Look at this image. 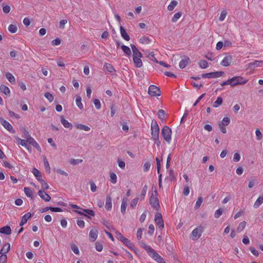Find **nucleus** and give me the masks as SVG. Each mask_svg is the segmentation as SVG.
I'll return each instance as SVG.
<instances>
[{"mask_svg":"<svg viewBox=\"0 0 263 263\" xmlns=\"http://www.w3.org/2000/svg\"><path fill=\"white\" fill-rule=\"evenodd\" d=\"M155 221L160 230L164 228L163 220L161 213H157L155 215Z\"/></svg>","mask_w":263,"mask_h":263,"instance_id":"nucleus-8","label":"nucleus"},{"mask_svg":"<svg viewBox=\"0 0 263 263\" xmlns=\"http://www.w3.org/2000/svg\"><path fill=\"white\" fill-rule=\"evenodd\" d=\"M98 234V231L95 229H92L90 230L89 234V237L92 241H95L97 238Z\"/></svg>","mask_w":263,"mask_h":263,"instance_id":"nucleus-13","label":"nucleus"},{"mask_svg":"<svg viewBox=\"0 0 263 263\" xmlns=\"http://www.w3.org/2000/svg\"><path fill=\"white\" fill-rule=\"evenodd\" d=\"M230 123V119L228 117H224L222 119L221 123L219 125H222V126H228Z\"/></svg>","mask_w":263,"mask_h":263,"instance_id":"nucleus-43","label":"nucleus"},{"mask_svg":"<svg viewBox=\"0 0 263 263\" xmlns=\"http://www.w3.org/2000/svg\"><path fill=\"white\" fill-rule=\"evenodd\" d=\"M116 237L117 239L121 241L122 242L126 238L121 233L118 231L116 232Z\"/></svg>","mask_w":263,"mask_h":263,"instance_id":"nucleus-50","label":"nucleus"},{"mask_svg":"<svg viewBox=\"0 0 263 263\" xmlns=\"http://www.w3.org/2000/svg\"><path fill=\"white\" fill-rule=\"evenodd\" d=\"M96 249L97 251L100 252L103 250V246L101 243L99 242H96Z\"/></svg>","mask_w":263,"mask_h":263,"instance_id":"nucleus-60","label":"nucleus"},{"mask_svg":"<svg viewBox=\"0 0 263 263\" xmlns=\"http://www.w3.org/2000/svg\"><path fill=\"white\" fill-rule=\"evenodd\" d=\"M45 97L48 100V101L50 102L53 101L54 99V97L52 94H51L49 92H47L44 95Z\"/></svg>","mask_w":263,"mask_h":263,"instance_id":"nucleus-49","label":"nucleus"},{"mask_svg":"<svg viewBox=\"0 0 263 263\" xmlns=\"http://www.w3.org/2000/svg\"><path fill=\"white\" fill-rule=\"evenodd\" d=\"M223 71H215L211 72L209 73H203L201 74V77L203 78H217L222 77L224 74Z\"/></svg>","mask_w":263,"mask_h":263,"instance_id":"nucleus-5","label":"nucleus"},{"mask_svg":"<svg viewBox=\"0 0 263 263\" xmlns=\"http://www.w3.org/2000/svg\"><path fill=\"white\" fill-rule=\"evenodd\" d=\"M61 122L65 127L72 129V125L71 123H69L67 120L64 119L63 117H61Z\"/></svg>","mask_w":263,"mask_h":263,"instance_id":"nucleus-28","label":"nucleus"},{"mask_svg":"<svg viewBox=\"0 0 263 263\" xmlns=\"http://www.w3.org/2000/svg\"><path fill=\"white\" fill-rule=\"evenodd\" d=\"M148 255L158 263H166L163 258L154 249L152 250V251L148 253Z\"/></svg>","mask_w":263,"mask_h":263,"instance_id":"nucleus-7","label":"nucleus"},{"mask_svg":"<svg viewBox=\"0 0 263 263\" xmlns=\"http://www.w3.org/2000/svg\"><path fill=\"white\" fill-rule=\"evenodd\" d=\"M94 104L95 105L96 108L97 109H100L101 108V103L100 100L98 99H96L93 101Z\"/></svg>","mask_w":263,"mask_h":263,"instance_id":"nucleus-59","label":"nucleus"},{"mask_svg":"<svg viewBox=\"0 0 263 263\" xmlns=\"http://www.w3.org/2000/svg\"><path fill=\"white\" fill-rule=\"evenodd\" d=\"M202 201H203V198H202V197H199L198 198V199H197V201H196V204H195V209L196 210H197V209H199V207L200 206V205H201V203H202Z\"/></svg>","mask_w":263,"mask_h":263,"instance_id":"nucleus-46","label":"nucleus"},{"mask_svg":"<svg viewBox=\"0 0 263 263\" xmlns=\"http://www.w3.org/2000/svg\"><path fill=\"white\" fill-rule=\"evenodd\" d=\"M141 57L139 56L133 57V61L136 67L140 68L142 66V62L141 60Z\"/></svg>","mask_w":263,"mask_h":263,"instance_id":"nucleus-17","label":"nucleus"},{"mask_svg":"<svg viewBox=\"0 0 263 263\" xmlns=\"http://www.w3.org/2000/svg\"><path fill=\"white\" fill-rule=\"evenodd\" d=\"M122 242L130 250L134 251L135 247L133 242L129 240L127 238H125Z\"/></svg>","mask_w":263,"mask_h":263,"instance_id":"nucleus-18","label":"nucleus"},{"mask_svg":"<svg viewBox=\"0 0 263 263\" xmlns=\"http://www.w3.org/2000/svg\"><path fill=\"white\" fill-rule=\"evenodd\" d=\"M26 195L28 197H32L33 195L32 191L29 187H25L24 189Z\"/></svg>","mask_w":263,"mask_h":263,"instance_id":"nucleus-39","label":"nucleus"},{"mask_svg":"<svg viewBox=\"0 0 263 263\" xmlns=\"http://www.w3.org/2000/svg\"><path fill=\"white\" fill-rule=\"evenodd\" d=\"M120 33H121V36L125 40L127 41H129L130 40V37L128 35V34H127V33L126 32L125 29L122 26H120Z\"/></svg>","mask_w":263,"mask_h":263,"instance_id":"nucleus-19","label":"nucleus"},{"mask_svg":"<svg viewBox=\"0 0 263 263\" xmlns=\"http://www.w3.org/2000/svg\"><path fill=\"white\" fill-rule=\"evenodd\" d=\"M121 48L126 55H130L131 54V50L128 46L122 45Z\"/></svg>","mask_w":263,"mask_h":263,"instance_id":"nucleus-37","label":"nucleus"},{"mask_svg":"<svg viewBox=\"0 0 263 263\" xmlns=\"http://www.w3.org/2000/svg\"><path fill=\"white\" fill-rule=\"evenodd\" d=\"M202 233V229L196 228L192 232L191 238L194 240H197L201 236Z\"/></svg>","mask_w":263,"mask_h":263,"instance_id":"nucleus-9","label":"nucleus"},{"mask_svg":"<svg viewBox=\"0 0 263 263\" xmlns=\"http://www.w3.org/2000/svg\"><path fill=\"white\" fill-rule=\"evenodd\" d=\"M16 140L17 141V144L18 145H21L25 147H27L28 142L27 140L22 139L18 137L16 138Z\"/></svg>","mask_w":263,"mask_h":263,"instance_id":"nucleus-29","label":"nucleus"},{"mask_svg":"<svg viewBox=\"0 0 263 263\" xmlns=\"http://www.w3.org/2000/svg\"><path fill=\"white\" fill-rule=\"evenodd\" d=\"M27 141L29 144H31L34 147L36 148L39 151H41V148L39 144L32 137H29V138L28 139V140H27Z\"/></svg>","mask_w":263,"mask_h":263,"instance_id":"nucleus-14","label":"nucleus"},{"mask_svg":"<svg viewBox=\"0 0 263 263\" xmlns=\"http://www.w3.org/2000/svg\"><path fill=\"white\" fill-rule=\"evenodd\" d=\"M177 2L176 1H172L170 5L167 7V9L169 11L173 10L174 8L177 6Z\"/></svg>","mask_w":263,"mask_h":263,"instance_id":"nucleus-41","label":"nucleus"},{"mask_svg":"<svg viewBox=\"0 0 263 263\" xmlns=\"http://www.w3.org/2000/svg\"><path fill=\"white\" fill-rule=\"evenodd\" d=\"M0 121L2 125L9 132L12 133H15V130L13 129L12 126L8 122L3 118L0 119Z\"/></svg>","mask_w":263,"mask_h":263,"instance_id":"nucleus-10","label":"nucleus"},{"mask_svg":"<svg viewBox=\"0 0 263 263\" xmlns=\"http://www.w3.org/2000/svg\"><path fill=\"white\" fill-rule=\"evenodd\" d=\"M40 182L42 186V189L43 190H47L49 188V185L43 179L41 180Z\"/></svg>","mask_w":263,"mask_h":263,"instance_id":"nucleus-54","label":"nucleus"},{"mask_svg":"<svg viewBox=\"0 0 263 263\" xmlns=\"http://www.w3.org/2000/svg\"><path fill=\"white\" fill-rule=\"evenodd\" d=\"M10 249V245L9 243H6L0 251V253L2 255H6L9 252Z\"/></svg>","mask_w":263,"mask_h":263,"instance_id":"nucleus-23","label":"nucleus"},{"mask_svg":"<svg viewBox=\"0 0 263 263\" xmlns=\"http://www.w3.org/2000/svg\"><path fill=\"white\" fill-rule=\"evenodd\" d=\"M128 199L127 198H123L122 201V204L121 206V212L124 214L125 213L126 206L127 205Z\"/></svg>","mask_w":263,"mask_h":263,"instance_id":"nucleus-21","label":"nucleus"},{"mask_svg":"<svg viewBox=\"0 0 263 263\" xmlns=\"http://www.w3.org/2000/svg\"><path fill=\"white\" fill-rule=\"evenodd\" d=\"M246 224L247 223L245 221L240 222L237 228V231L238 232H240L242 231L246 227Z\"/></svg>","mask_w":263,"mask_h":263,"instance_id":"nucleus-35","label":"nucleus"},{"mask_svg":"<svg viewBox=\"0 0 263 263\" xmlns=\"http://www.w3.org/2000/svg\"><path fill=\"white\" fill-rule=\"evenodd\" d=\"M157 196V190H155L150 197L149 203L153 208L158 211L160 209V206Z\"/></svg>","mask_w":263,"mask_h":263,"instance_id":"nucleus-2","label":"nucleus"},{"mask_svg":"<svg viewBox=\"0 0 263 263\" xmlns=\"http://www.w3.org/2000/svg\"><path fill=\"white\" fill-rule=\"evenodd\" d=\"M22 137L26 139V140H28V139L29 138V137H31L30 135L29 134L28 131L26 130V129H24L23 131V135Z\"/></svg>","mask_w":263,"mask_h":263,"instance_id":"nucleus-53","label":"nucleus"},{"mask_svg":"<svg viewBox=\"0 0 263 263\" xmlns=\"http://www.w3.org/2000/svg\"><path fill=\"white\" fill-rule=\"evenodd\" d=\"M110 182L113 183L115 184L117 182V175L114 173H110Z\"/></svg>","mask_w":263,"mask_h":263,"instance_id":"nucleus-45","label":"nucleus"},{"mask_svg":"<svg viewBox=\"0 0 263 263\" xmlns=\"http://www.w3.org/2000/svg\"><path fill=\"white\" fill-rule=\"evenodd\" d=\"M104 68L109 73H112L116 71V70L114 69V67L111 64L108 63H105L104 64Z\"/></svg>","mask_w":263,"mask_h":263,"instance_id":"nucleus-27","label":"nucleus"},{"mask_svg":"<svg viewBox=\"0 0 263 263\" xmlns=\"http://www.w3.org/2000/svg\"><path fill=\"white\" fill-rule=\"evenodd\" d=\"M3 12L5 13H8L10 10H11V8H10V7L8 5H5L4 6V5H3Z\"/></svg>","mask_w":263,"mask_h":263,"instance_id":"nucleus-64","label":"nucleus"},{"mask_svg":"<svg viewBox=\"0 0 263 263\" xmlns=\"http://www.w3.org/2000/svg\"><path fill=\"white\" fill-rule=\"evenodd\" d=\"M0 90L1 92L4 93L7 96H9L10 93V91L9 88L4 85H1L0 86Z\"/></svg>","mask_w":263,"mask_h":263,"instance_id":"nucleus-26","label":"nucleus"},{"mask_svg":"<svg viewBox=\"0 0 263 263\" xmlns=\"http://www.w3.org/2000/svg\"><path fill=\"white\" fill-rule=\"evenodd\" d=\"M6 78L11 83L14 84L15 83V79L14 77L10 72H7L6 74Z\"/></svg>","mask_w":263,"mask_h":263,"instance_id":"nucleus-30","label":"nucleus"},{"mask_svg":"<svg viewBox=\"0 0 263 263\" xmlns=\"http://www.w3.org/2000/svg\"><path fill=\"white\" fill-rule=\"evenodd\" d=\"M190 62V58L188 57H185L183 59H182L179 63V67L181 69H183Z\"/></svg>","mask_w":263,"mask_h":263,"instance_id":"nucleus-15","label":"nucleus"},{"mask_svg":"<svg viewBox=\"0 0 263 263\" xmlns=\"http://www.w3.org/2000/svg\"><path fill=\"white\" fill-rule=\"evenodd\" d=\"M105 208L107 211H110L112 208L111 198L110 196H107L106 198Z\"/></svg>","mask_w":263,"mask_h":263,"instance_id":"nucleus-20","label":"nucleus"},{"mask_svg":"<svg viewBox=\"0 0 263 263\" xmlns=\"http://www.w3.org/2000/svg\"><path fill=\"white\" fill-rule=\"evenodd\" d=\"M255 134L256 136V139L257 140H260L262 138V134H261L260 131L258 129H257L255 130Z\"/></svg>","mask_w":263,"mask_h":263,"instance_id":"nucleus-57","label":"nucleus"},{"mask_svg":"<svg viewBox=\"0 0 263 263\" xmlns=\"http://www.w3.org/2000/svg\"><path fill=\"white\" fill-rule=\"evenodd\" d=\"M81 100H82V98H81V96H77L76 97V104H77V106L80 109H83V104H82V103L81 102Z\"/></svg>","mask_w":263,"mask_h":263,"instance_id":"nucleus-31","label":"nucleus"},{"mask_svg":"<svg viewBox=\"0 0 263 263\" xmlns=\"http://www.w3.org/2000/svg\"><path fill=\"white\" fill-rule=\"evenodd\" d=\"M143 247L146 250L148 254L149 253L153 250V249L150 246L147 245L145 243L143 244Z\"/></svg>","mask_w":263,"mask_h":263,"instance_id":"nucleus-58","label":"nucleus"},{"mask_svg":"<svg viewBox=\"0 0 263 263\" xmlns=\"http://www.w3.org/2000/svg\"><path fill=\"white\" fill-rule=\"evenodd\" d=\"M222 98L221 97H218L216 101L213 103V106L214 107H217L222 103Z\"/></svg>","mask_w":263,"mask_h":263,"instance_id":"nucleus-36","label":"nucleus"},{"mask_svg":"<svg viewBox=\"0 0 263 263\" xmlns=\"http://www.w3.org/2000/svg\"><path fill=\"white\" fill-rule=\"evenodd\" d=\"M151 163L150 161H146L145 162L144 166H143V171L145 172H148L151 167Z\"/></svg>","mask_w":263,"mask_h":263,"instance_id":"nucleus-48","label":"nucleus"},{"mask_svg":"<svg viewBox=\"0 0 263 263\" xmlns=\"http://www.w3.org/2000/svg\"><path fill=\"white\" fill-rule=\"evenodd\" d=\"M71 250H72V251L76 254H77V255L79 254V250L78 247L76 245H72L71 247Z\"/></svg>","mask_w":263,"mask_h":263,"instance_id":"nucleus-62","label":"nucleus"},{"mask_svg":"<svg viewBox=\"0 0 263 263\" xmlns=\"http://www.w3.org/2000/svg\"><path fill=\"white\" fill-rule=\"evenodd\" d=\"M76 127L78 129L83 130L85 131H89L90 130V128L88 126H86L85 125L82 124H78L76 125Z\"/></svg>","mask_w":263,"mask_h":263,"instance_id":"nucleus-32","label":"nucleus"},{"mask_svg":"<svg viewBox=\"0 0 263 263\" xmlns=\"http://www.w3.org/2000/svg\"><path fill=\"white\" fill-rule=\"evenodd\" d=\"M148 93L151 96L157 97L161 95V90L157 86L152 85L148 88Z\"/></svg>","mask_w":263,"mask_h":263,"instance_id":"nucleus-6","label":"nucleus"},{"mask_svg":"<svg viewBox=\"0 0 263 263\" xmlns=\"http://www.w3.org/2000/svg\"><path fill=\"white\" fill-rule=\"evenodd\" d=\"M130 46L133 50V57L139 56L140 57H142V53L139 51V49L136 47L135 45L134 44H131Z\"/></svg>","mask_w":263,"mask_h":263,"instance_id":"nucleus-22","label":"nucleus"},{"mask_svg":"<svg viewBox=\"0 0 263 263\" xmlns=\"http://www.w3.org/2000/svg\"><path fill=\"white\" fill-rule=\"evenodd\" d=\"M0 233L10 235L11 233V229L9 226H6L0 229Z\"/></svg>","mask_w":263,"mask_h":263,"instance_id":"nucleus-24","label":"nucleus"},{"mask_svg":"<svg viewBox=\"0 0 263 263\" xmlns=\"http://www.w3.org/2000/svg\"><path fill=\"white\" fill-rule=\"evenodd\" d=\"M232 63V57L231 55L226 56L221 62L220 64L223 66H228Z\"/></svg>","mask_w":263,"mask_h":263,"instance_id":"nucleus-11","label":"nucleus"},{"mask_svg":"<svg viewBox=\"0 0 263 263\" xmlns=\"http://www.w3.org/2000/svg\"><path fill=\"white\" fill-rule=\"evenodd\" d=\"M263 203V197H259L256 200L254 206L255 208H257L260 204Z\"/></svg>","mask_w":263,"mask_h":263,"instance_id":"nucleus-38","label":"nucleus"},{"mask_svg":"<svg viewBox=\"0 0 263 263\" xmlns=\"http://www.w3.org/2000/svg\"><path fill=\"white\" fill-rule=\"evenodd\" d=\"M162 136L168 144L171 143L172 139V130L167 126H164L161 129Z\"/></svg>","mask_w":263,"mask_h":263,"instance_id":"nucleus-1","label":"nucleus"},{"mask_svg":"<svg viewBox=\"0 0 263 263\" xmlns=\"http://www.w3.org/2000/svg\"><path fill=\"white\" fill-rule=\"evenodd\" d=\"M82 211H83V212H84L85 213H87V214L93 217L95 215V212L92 210L82 209Z\"/></svg>","mask_w":263,"mask_h":263,"instance_id":"nucleus-56","label":"nucleus"},{"mask_svg":"<svg viewBox=\"0 0 263 263\" xmlns=\"http://www.w3.org/2000/svg\"><path fill=\"white\" fill-rule=\"evenodd\" d=\"M231 82V86L234 87L238 85L245 84L248 82V80L245 79L240 76L234 77L230 79Z\"/></svg>","mask_w":263,"mask_h":263,"instance_id":"nucleus-3","label":"nucleus"},{"mask_svg":"<svg viewBox=\"0 0 263 263\" xmlns=\"http://www.w3.org/2000/svg\"><path fill=\"white\" fill-rule=\"evenodd\" d=\"M32 216L31 214L28 212L25 214L22 217L20 223V226L24 225L28 221V220Z\"/></svg>","mask_w":263,"mask_h":263,"instance_id":"nucleus-16","label":"nucleus"},{"mask_svg":"<svg viewBox=\"0 0 263 263\" xmlns=\"http://www.w3.org/2000/svg\"><path fill=\"white\" fill-rule=\"evenodd\" d=\"M43 161H44V166H45L46 171V172L49 173L50 172V167L49 165V162L46 157H45L44 158Z\"/></svg>","mask_w":263,"mask_h":263,"instance_id":"nucleus-34","label":"nucleus"},{"mask_svg":"<svg viewBox=\"0 0 263 263\" xmlns=\"http://www.w3.org/2000/svg\"><path fill=\"white\" fill-rule=\"evenodd\" d=\"M160 129L156 120H153L151 124V135L152 138L159 137Z\"/></svg>","mask_w":263,"mask_h":263,"instance_id":"nucleus-4","label":"nucleus"},{"mask_svg":"<svg viewBox=\"0 0 263 263\" xmlns=\"http://www.w3.org/2000/svg\"><path fill=\"white\" fill-rule=\"evenodd\" d=\"M38 194L43 200L46 202L49 201L51 199L50 196L44 191L39 190Z\"/></svg>","mask_w":263,"mask_h":263,"instance_id":"nucleus-12","label":"nucleus"},{"mask_svg":"<svg viewBox=\"0 0 263 263\" xmlns=\"http://www.w3.org/2000/svg\"><path fill=\"white\" fill-rule=\"evenodd\" d=\"M147 190V185H145L143 187L142 192L141 193L140 197L142 200L144 199Z\"/></svg>","mask_w":263,"mask_h":263,"instance_id":"nucleus-47","label":"nucleus"},{"mask_svg":"<svg viewBox=\"0 0 263 263\" xmlns=\"http://www.w3.org/2000/svg\"><path fill=\"white\" fill-rule=\"evenodd\" d=\"M227 14V12L226 10L222 11L220 13V16L219 17V20L220 21H223Z\"/></svg>","mask_w":263,"mask_h":263,"instance_id":"nucleus-63","label":"nucleus"},{"mask_svg":"<svg viewBox=\"0 0 263 263\" xmlns=\"http://www.w3.org/2000/svg\"><path fill=\"white\" fill-rule=\"evenodd\" d=\"M139 199L138 197H136V198H134V199H133L130 203V206L132 208L134 209L137 204Z\"/></svg>","mask_w":263,"mask_h":263,"instance_id":"nucleus-55","label":"nucleus"},{"mask_svg":"<svg viewBox=\"0 0 263 263\" xmlns=\"http://www.w3.org/2000/svg\"><path fill=\"white\" fill-rule=\"evenodd\" d=\"M182 13L180 12H177L174 14L172 19V22L173 23H175L177 21V20L181 16Z\"/></svg>","mask_w":263,"mask_h":263,"instance_id":"nucleus-42","label":"nucleus"},{"mask_svg":"<svg viewBox=\"0 0 263 263\" xmlns=\"http://www.w3.org/2000/svg\"><path fill=\"white\" fill-rule=\"evenodd\" d=\"M32 172L37 180L40 181L42 180L41 173L37 169L35 168H33Z\"/></svg>","mask_w":263,"mask_h":263,"instance_id":"nucleus-25","label":"nucleus"},{"mask_svg":"<svg viewBox=\"0 0 263 263\" xmlns=\"http://www.w3.org/2000/svg\"><path fill=\"white\" fill-rule=\"evenodd\" d=\"M140 43L142 44H148L151 42V40L147 36H143L140 39Z\"/></svg>","mask_w":263,"mask_h":263,"instance_id":"nucleus-51","label":"nucleus"},{"mask_svg":"<svg viewBox=\"0 0 263 263\" xmlns=\"http://www.w3.org/2000/svg\"><path fill=\"white\" fill-rule=\"evenodd\" d=\"M263 61H255L253 62H251L249 64L250 67H259L261 66Z\"/></svg>","mask_w":263,"mask_h":263,"instance_id":"nucleus-33","label":"nucleus"},{"mask_svg":"<svg viewBox=\"0 0 263 263\" xmlns=\"http://www.w3.org/2000/svg\"><path fill=\"white\" fill-rule=\"evenodd\" d=\"M199 67L202 69H205L208 67V63L205 60H200L199 62Z\"/></svg>","mask_w":263,"mask_h":263,"instance_id":"nucleus-40","label":"nucleus"},{"mask_svg":"<svg viewBox=\"0 0 263 263\" xmlns=\"http://www.w3.org/2000/svg\"><path fill=\"white\" fill-rule=\"evenodd\" d=\"M8 30L10 32H11L12 33H15L17 31V28L16 25H13V24H11L8 27Z\"/></svg>","mask_w":263,"mask_h":263,"instance_id":"nucleus-44","label":"nucleus"},{"mask_svg":"<svg viewBox=\"0 0 263 263\" xmlns=\"http://www.w3.org/2000/svg\"><path fill=\"white\" fill-rule=\"evenodd\" d=\"M165 111L164 110H162V109H160L158 110V117L160 119H164L165 118Z\"/></svg>","mask_w":263,"mask_h":263,"instance_id":"nucleus-52","label":"nucleus"},{"mask_svg":"<svg viewBox=\"0 0 263 263\" xmlns=\"http://www.w3.org/2000/svg\"><path fill=\"white\" fill-rule=\"evenodd\" d=\"M223 211L221 209H219L217 210L214 214V216L215 218H219L222 214Z\"/></svg>","mask_w":263,"mask_h":263,"instance_id":"nucleus-61","label":"nucleus"}]
</instances>
